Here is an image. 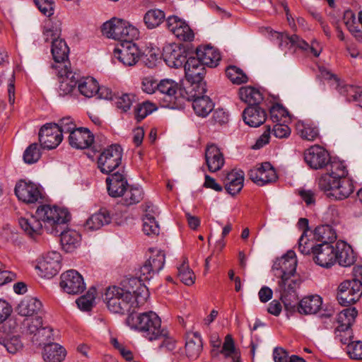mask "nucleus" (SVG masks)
<instances>
[{
	"mask_svg": "<svg viewBox=\"0 0 362 362\" xmlns=\"http://www.w3.org/2000/svg\"><path fill=\"white\" fill-rule=\"evenodd\" d=\"M94 141L93 134L85 127L77 128L69 136V143L73 148L84 149L89 148Z\"/></svg>",
	"mask_w": 362,
	"mask_h": 362,
	"instance_id": "24",
	"label": "nucleus"
},
{
	"mask_svg": "<svg viewBox=\"0 0 362 362\" xmlns=\"http://www.w3.org/2000/svg\"><path fill=\"white\" fill-rule=\"evenodd\" d=\"M122 148L118 144H112L105 148L98 159V168L103 173L110 174L121 164Z\"/></svg>",
	"mask_w": 362,
	"mask_h": 362,
	"instance_id": "9",
	"label": "nucleus"
},
{
	"mask_svg": "<svg viewBox=\"0 0 362 362\" xmlns=\"http://www.w3.org/2000/svg\"><path fill=\"white\" fill-rule=\"evenodd\" d=\"M322 304V298L318 295L304 297L299 302L297 301L296 311L303 315L315 314L320 309Z\"/></svg>",
	"mask_w": 362,
	"mask_h": 362,
	"instance_id": "29",
	"label": "nucleus"
},
{
	"mask_svg": "<svg viewBox=\"0 0 362 362\" xmlns=\"http://www.w3.org/2000/svg\"><path fill=\"white\" fill-rule=\"evenodd\" d=\"M277 277L280 278L278 282L281 293L280 300L284 303L285 310L292 314L296 312L298 300L297 289L300 288L302 279L296 272Z\"/></svg>",
	"mask_w": 362,
	"mask_h": 362,
	"instance_id": "3",
	"label": "nucleus"
},
{
	"mask_svg": "<svg viewBox=\"0 0 362 362\" xmlns=\"http://www.w3.org/2000/svg\"><path fill=\"white\" fill-rule=\"evenodd\" d=\"M112 217L106 209H101L98 213L93 214L86 223V227L91 230H98L102 226L111 222Z\"/></svg>",
	"mask_w": 362,
	"mask_h": 362,
	"instance_id": "37",
	"label": "nucleus"
},
{
	"mask_svg": "<svg viewBox=\"0 0 362 362\" xmlns=\"http://www.w3.org/2000/svg\"><path fill=\"white\" fill-rule=\"evenodd\" d=\"M28 332L29 334H34L35 335H44V332H48V335L46 336L47 339H49L52 335V329L49 327L42 326V319L41 317H37L32 319L31 322L27 325Z\"/></svg>",
	"mask_w": 362,
	"mask_h": 362,
	"instance_id": "47",
	"label": "nucleus"
},
{
	"mask_svg": "<svg viewBox=\"0 0 362 362\" xmlns=\"http://www.w3.org/2000/svg\"><path fill=\"white\" fill-rule=\"evenodd\" d=\"M163 57L168 66L180 68L187 62V52L179 45H168L163 47Z\"/></svg>",
	"mask_w": 362,
	"mask_h": 362,
	"instance_id": "20",
	"label": "nucleus"
},
{
	"mask_svg": "<svg viewBox=\"0 0 362 362\" xmlns=\"http://www.w3.org/2000/svg\"><path fill=\"white\" fill-rule=\"evenodd\" d=\"M250 179L259 186L275 182L277 175L274 168L269 163H264L259 167L250 169L248 171Z\"/></svg>",
	"mask_w": 362,
	"mask_h": 362,
	"instance_id": "19",
	"label": "nucleus"
},
{
	"mask_svg": "<svg viewBox=\"0 0 362 362\" xmlns=\"http://www.w3.org/2000/svg\"><path fill=\"white\" fill-rule=\"evenodd\" d=\"M103 35L121 42L134 41L139 37V30L129 22L120 18H112L103 23Z\"/></svg>",
	"mask_w": 362,
	"mask_h": 362,
	"instance_id": "6",
	"label": "nucleus"
},
{
	"mask_svg": "<svg viewBox=\"0 0 362 362\" xmlns=\"http://www.w3.org/2000/svg\"><path fill=\"white\" fill-rule=\"evenodd\" d=\"M177 277L187 286H192L194 284V273L189 268L188 259L185 257H182V263L177 266Z\"/></svg>",
	"mask_w": 362,
	"mask_h": 362,
	"instance_id": "43",
	"label": "nucleus"
},
{
	"mask_svg": "<svg viewBox=\"0 0 362 362\" xmlns=\"http://www.w3.org/2000/svg\"><path fill=\"white\" fill-rule=\"evenodd\" d=\"M114 56L124 66L135 65L141 56V52L134 41L120 42L114 50Z\"/></svg>",
	"mask_w": 362,
	"mask_h": 362,
	"instance_id": "14",
	"label": "nucleus"
},
{
	"mask_svg": "<svg viewBox=\"0 0 362 362\" xmlns=\"http://www.w3.org/2000/svg\"><path fill=\"white\" fill-rule=\"evenodd\" d=\"M1 344L11 354H15L23 349V343L18 336L4 338Z\"/></svg>",
	"mask_w": 362,
	"mask_h": 362,
	"instance_id": "55",
	"label": "nucleus"
},
{
	"mask_svg": "<svg viewBox=\"0 0 362 362\" xmlns=\"http://www.w3.org/2000/svg\"><path fill=\"white\" fill-rule=\"evenodd\" d=\"M62 255L57 250H48L38 259L35 269L47 278L54 276L62 267Z\"/></svg>",
	"mask_w": 362,
	"mask_h": 362,
	"instance_id": "11",
	"label": "nucleus"
},
{
	"mask_svg": "<svg viewBox=\"0 0 362 362\" xmlns=\"http://www.w3.org/2000/svg\"><path fill=\"white\" fill-rule=\"evenodd\" d=\"M52 68L57 70L58 77L62 79L59 81V94L64 96L71 93L78 84L75 74L66 65H52Z\"/></svg>",
	"mask_w": 362,
	"mask_h": 362,
	"instance_id": "18",
	"label": "nucleus"
},
{
	"mask_svg": "<svg viewBox=\"0 0 362 362\" xmlns=\"http://www.w3.org/2000/svg\"><path fill=\"white\" fill-rule=\"evenodd\" d=\"M60 287L69 294L81 293L86 289L83 276L76 270H69L61 275Z\"/></svg>",
	"mask_w": 362,
	"mask_h": 362,
	"instance_id": "16",
	"label": "nucleus"
},
{
	"mask_svg": "<svg viewBox=\"0 0 362 362\" xmlns=\"http://www.w3.org/2000/svg\"><path fill=\"white\" fill-rule=\"evenodd\" d=\"M63 136L56 123H47L39 132V141L43 148L53 149L62 141Z\"/></svg>",
	"mask_w": 362,
	"mask_h": 362,
	"instance_id": "15",
	"label": "nucleus"
},
{
	"mask_svg": "<svg viewBox=\"0 0 362 362\" xmlns=\"http://www.w3.org/2000/svg\"><path fill=\"white\" fill-rule=\"evenodd\" d=\"M273 36L279 40V46L282 49L290 44L291 46L296 47L303 51H308L309 44L300 38L298 35L289 36L286 34L274 32Z\"/></svg>",
	"mask_w": 362,
	"mask_h": 362,
	"instance_id": "36",
	"label": "nucleus"
},
{
	"mask_svg": "<svg viewBox=\"0 0 362 362\" xmlns=\"http://www.w3.org/2000/svg\"><path fill=\"white\" fill-rule=\"evenodd\" d=\"M226 74L233 83L238 85L247 83L248 81V78L243 71L235 66L227 67Z\"/></svg>",
	"mask_w": 362,
	"mask_h": 362,
	"instance_id": "50",
	"label": "nucleus"
},
{
	"mask_svg": "<svg viewBox=\"0 0 362 362\" xmlns=\"http://www.w3.org/2000/svg\"><path fill=\"white\" fill-rule=\"evenodd\" d=\"M95 288L92 287L88 291L86 295L78 298L76 300L78 308L83 311L90 310L95 300Z\"/></svg>",
	"mask_w": 362,
	"mask_h": 362,
	"instance_id": "51",
	"label": "nucleus"
},
{
	"mask_svg": "<svg viewBox=\"0 0 362 362\" xmlns=\"http://www.w3.org/2000/svg\"><path fill=\"white\" fill-rule=\"evenodd\" d=\"M150 252L147 261L154 269V272L158 273L164 267L165 255L163 250H150Z\"/></svg>",
	"mask_w": 362,
	"mask_h": 362,
	"instance_id": "52",
	"label": "nucleus"
},
{
	"mask_svg": "<svg viewBox=\"0 0 362 362\" xmlns=\"http://www.w3.org/2000/svg\"><path fill=\"white\" fill-rule=\"evenodd\" d=\"M51 52L54 62L62 64L68 59L69 48L63 39H59L52 42Z\"/></svg>",
	"mask_w": 362,
	"mask_h": 362,
	"instance_id": "42",
	"label": "nucleus"
},
{
	"mask_svg": "<svg viewBox=\"0 0 362 362\" xmlns=\"http://www.w3.org/2000/svg\"><path fill=\"white\" fill-rule=\"evenodd\" d=\"M318 187L327 197L336 200H343L354 192V185L350 180H338L329 174H323L318 180Z\"/></svg>",
	"mask_w": 362,
	"mask_h": 362,
	"instance_id": "5",
	"label": "nucleus"
},
{
	"mask_svg": "<svg viewBox=\"0 0 362 362\" xmlns=\"http://www.w3.org/2000/svg\"><path fill=\"white\" fill-rule=\"evenodd\" d=\"M243 118L246 124L252 127H257L265 122L267 112L259 105H251L244 110Z\"/></svg>",
	"mask_w": 362,
	"mask_h": 362,
	"instance_id": "28",
	"label": "nucleus"
},
{
	"mask_svg": "<svg viewBox=\"0 0 362 362\" xmlns=\"http://www.w3.org/2000/svg\"><path fill=\"white\" fill-rule=\"evenodd\" d=\"M61 32L62 30L58 24L50 21L46 23L42 31L45 42H48L51 41L52 42L54 40H59Z\"/></svg>",
	"mask_w": 362,
	"mask_h": 362,
	"instance_id": "49",
	"label": "nucleus"
},
{
	"mask_svg": "<svg viewBox=\"0 0 362 362\" xmlns=\"http://www.w3.org/2000/svg\"><path fill=\"white\" fill-rule=\"evenodd\" d=\"M175 83L177 85L175 93L172 94V98H168V102L175 107H182L185 101H193L206 91L205 82L186 78V81L181 84L175 81Z\"/></svg>",
	"mask_w": 362,
	"mask_h": 362,
	"instance_id": "4",
	"label": "nucleus"
},
{
	"mask_svg": "<svg viewBox=\"0 0 362 362\" xmlns=\"http://www.w3.org/2000/svg\"><path fill=\"white\" fill-rule=\"evenodd\" d=\"M362 295V283L356 279L341 283L338 288L337 300L340 305L349 306L356 303Z\"/></svg>",
	"mask_w": 362,
	"mask_h": 362,
	"instance_id": "8",
	"label": "nucleus"
},
{
	"mask_svg": "<svg viewBox=\"0 0 362 362\" xmlns=\"http://www.w3.org/2000/svg\"><path fill=\"white\" fill-rule=\"evenodd\" d=\"M18 223L24 232L32 238L41 235L43 230L42 224L35 214L28 218L21 217Z\"/></svg>",
	"mask_w": 362,
	"mask_h": 362,
	"instance_id": "34",
	"label": "nucleus"
},
{
	"mask_svg": "<svg viewBox=\"0 0 362 362\" xmlns=\"http://www.w3.org/2000/svg\"><path fill=\"white\" fill-rule=\"evenodd\" d=\"M192 102V107L195 113L199 117H206L214 107V103L211 98L206 95H201Z\"/></svg>",
	"mask_w": 362,
	"mask_h": 362,
	"instance_id": "39",
	"label": "nucleus"
},
{
	"mask_svg": "<svg viewBox=\"0 0 362 362\" xmlns=\"http://www.w3.org/2000/svg\"><path fill=\"white\" fill-rule=\"evenodd\" d=\"M57 125L58 126L62 134L63 133H69L70 135L71 132L75 131L77 129L74 119L70 117L62 118Z\"/></svg>",
	"mask_w": 362,
	"mask_h": 362,
	"instance_id": "64",
	"label": "nucleus"
},
{
	"mask_svg": "<svg viewBox=\"0 0 362 362\" xmlns=\"http://www.w3.org/2000/svg\"><path fill=\"white\" fill-rule=\"evenodd\" d=\"M329 164V169L328 170L327 174L336 177L338 180H346L345 177L348 174L346 166L341 161L331 160L328 163Z\"/></svg>",
	"mask_w": 362,
	"mask_h": 362,
	"instance_id": "54",
	"label": "nucleus"
},
{
	"mask_svg": "<svg viewBox=\"0 0 362 362\" xmlns=\"http://www.w3.org/2000/svg\"><path fill=\"white\" fill-rule=\"evenodd\" d=\"M120 289L123 291L124 295L129 293L132 297V300H134L136 304L139 300H144L148 296L147 288L141 283L136 278H129L124 279Z\"/></svg>",
	"mask_w": 362,
	"mask_h": 362,
	"instance_id": "21",
	"label": "nucleus"
},
{
	"mask_svg": "<svg viewBox=\"0 0 362 362\" xmlns=\"http://www.w3.org/2000/svg\"><path fill=\"white\" fill-rule=\"evenodd\" d=\"M298 227L303 230V233L298 240V247H305L308 245L309 238H308V232H310L308 220L305 218H300L298 221Z\"/></svg>",
	"mask_w": 362,
	"mask_h": 362,
	"instance_id": "60",
	"label": "nucleus"
},
{
	"mask_svg": "<svg viewBox=\"0 0 362 362\" xmlns=\"http://www.w3.org/2000/svg\"><path fill=\"white\" fill-rule=\"evenodd\" d=\"M177 38L181 40L190 42L194 37V33L189 26L185 23L183 25L180 26L173 33Z\"/></svg>",
	"mask_w": 362,
	"mask_h": 362,
	"instance_id": "61",
	"label": "nucleus"
},
{
	"mask_svg": "<svg viewBox=\"0 0 362 362\" xmlns=\"http://www.w3.org/2000/svg\"><path fill=\"white\" fill-rule=\"evenodd\" d=\"M60 233V243L62 249H74L80 245L81 235L76 230H66Z\"/></svg>",
	"mask_w": 362,
	"mask_h": 362,
	"instance_id": "41",
	"label": "nucleus"
},
{
	"mask_svg": "<svg viewBox=\"0 0 362 362\" xmlns=\"http://www.w3.org/2000/svg\"><path fill=\"white\" fill-rule=\"evenodd\" d=\"M356 258L355 250H335L334 262L337 261L341 266L350 267L355 263Z\"/></svg>",
	"mask_w": 362,
	"mask_h": 362,
	"instance_id": "48",
	"label": "nucleus"
},
{
	"mask_svg": "<svg viewBox=\"0 0 362 362\" xmlns=\"http://www.w3.org/2000/svg\"><path fill=\"white\" fill-rule=\"evenodd\" d=\"M64 348L57 343H47L45 345L42 357L45 362H61L66 356Z\"/></svg>",
	"mask_w": 362,
	"mask_h": 362,
	"instance_id": "35",
	"label": "nucleus"
},
{
	"mask_svg": "<svg viewBox=\"0 0 362 362\" xmlns=\"http://www.w3.org/2000/svg\"><path fill=\"white\" fill-rule=\"evenodd\" d=\"M143 221V230L146 235H158L159 233V226L153 214L145 215Z\"/></svg>",
	"mask_w": 362,
	"mask_h": 362,
	"instance_id": "56",
	"label": "nucleus"
},
{
	"mask_svg": "<svg viewBox=\"0 0 362 362\" xmlns=\"http://www.w3.org/2000/svg\"><path fill=\"white\" fill-rule=\"evenodd\" d=\"M205 66L197 57H189L184 66L186 78L204 82Z\"/></svg>",
	"mask_w": 362,
	"mask_h": 362,
	"instance_id": "26",
	"label": "nucleus"
},
{
	"mask_svg": "<svg viewBox=\"0 0 362 362\" xmlns=\"http://www.w3.org/2000/svg\"><path fill=\"white\" fill-rule=\"evenodd\" d=\"M177 85L175 81L170 79H163L159 83L152 78L146 77L142 80L141 89L148 94H152L156 91L164 95L163 99L168 101V98H172L173 93H175V90Z\"/></svg>",
	"mask_w": 362,
	"mask_h": 362,
	"instance_id": "13",
	"label": "nucleus"
},
{
	"mask_svg": "<svg viewBox=\"0 0 362 362\" xmlns=\"http://www.w3.org/2000/svg\"><path fill=\"white\" fill-rule=\"evenodd\" d=\"M104 300L108 309L114 313L122 315H129L134 311L137 305L129 293L124 295L120 287L112 286L106 289Z\"/></svg>",
	"mask_w": 362,
	"mask_h": 362,
	"instance_id": "7",
	"label": "nucleus"
},
{
	"mask_svg": "<svg viewBox=\"0 0 362 362\" xmlns=\"http://www.w3.org/2000/svg\"><path fill=\"white\" fill-rule=\"evenodd\" d=\"M297 130L300 137L308 141H314L319 135L318 129L313 124H299Z\"/></svg>",
	"mask_w": 362,
	"mask_h": 362,
	"instance_id": "53",
	"label": "nucleus"
},
{
	"mask_svg": "<svg viewBox=\"0 0 362 362\" xmlns=\"http://www.w3.org/2000/svg\"><path fill=\"white\" fill-rule=\"evenodd\" d=\"M42 303L36 298L26 296L16 308L17 313L21 316L37 315L42 309Z\"/></svg>",
	"mask_w": 362,
	"mask_h": 362,
	"instance_id": "33",
	"label": "nucleus"
},
{
	"mask_svg": "<svg viewBox=\"0 0 362 362\" xmlns=\"http://www.w3.org/2000/svg\"><path fill=\"white\" fill-rule=\"evenodd\" d=\"M126 322L132 329L144 333L149 341L158 339L160 337L167 334V330L161 329L160 317L152 311L142 313L132 311L127 316Z\"/></svg>",
	"mask_w": 362,
	"mask_h": 362,
	"instance_id": "1",
	"label": "nucleus"
},
{
	"mask_svg": "<svg viewBox=\"0 0 362 362\" xmlns=\"http://www.w3.org/2000/svg\"><path fill=\"white\" fill-rule=\"evenodd\" d=\"M270 119L273 122L279 123L283 118H286L289 116L288 111L283 107L281 105L278 103L272 105L270 108Z\"/></svg>",
	"mask_w": 362,
	"mask_h": 362,
	"instance_id": "59",
	"label": "nucleus"
},
{
	"mask_svg": "<svg viewBox=\"0 0 362 362\" xmlns=\"http://www.w3.org/2000/svg\"><path fill=\"white\" fill-rule=\"evenodd\" d=\"M37 7L45 16L48 17L54 13V2L53 0H34Z\"/></svg>",
	"mask_w": 362,
	"mask_h": 362,
	"instance_id": "63",
	"label": "nucleus"
},
{
	"mask_svg": "<svg viewBox=\"0 0 362 362\" xmlns=\"http://www.w3.org/2000/svg\"><path fill=\"white\" fill-rule=\"evenodd\" d=\"M165 18V13L160 9H151L144 17L145 25L148 29L158 27Z\"/></svg>",
	"mask_w": 362,
	"mask_h": 362,
	"instance_id": "46",
	"label": "nucleus"
},
{
	"mask_svg": "<svg viewBox=\"0 0 362 362\" xmlns=\"http://www.w3.org/2000/svg\"><path fill=\"white\" fill-rule=\"evenodd\" d=\"M41 156L39 146L37 144L34 143L30 144L24 151L23 160L28 164H33L36 163Z\"/></svg>",
	"mask_w": 362,
	"mask_h": 362,
	"instance_id": "58",
	"label": "nucleus"
},
{
	"mask_svg": "<svg viewBox=\"0 0 362 362\" xmlns=\"http://www.w3.org/2000/svg\"><path fill=\"white\" fill-rule=\"evenodd\" d=\"M239 97L249 106L259 105L263 100L262 93L258 89L251 86L241 87L239 90Z\"/></svg>",
	"mask_w": 362,
	"mask_h": 362,
	"instance_id": "38",
	"label": "nucleus"
},
{
	"mask_svg": "<svg viewBox=\"0 0 362 362\" xmlns=\"http://www.w3.org/2000/svg\"><path fill=\"white\" fill-rule=\"evenodd\" d=\"M205 159L209 170L212 173L221 170L225 162L223 153L214 144L207 146Z\"/></svg>",
	"mask_w": 362,
	"mask_h": 362,
	"instance_id": "30",
	"label": "nucleus"
},
{
	"mask_svg": "<svg viewBox=\"0 0 362 362\" xmlns=\"http://www.w3.org/2000/svg\"><path fill=\"white\" fill-rule=\"evenodd\" d=\"M203 350V342L199 332L187 333L185 335V352L186 356L192 361L196 360Z\"/></svg>",
	"mask_w": 362,
	"mask_h": 362,
	"instance_id": "25",
	"label": "nucleus"
},
{
	"mask_svg": "<svg viewBox=\"0 0 362 362\" xmlns=\"http://www.w3.org/2000/svg\"><path fill=\"white\" fill-rule=\"evenodd\" d=\"M349 357L354 360H362V341H356L346 346Z\"/></svg>",
	"mask_w": 362,
	"mask_h": 362,
	"instance_id": "62",
	"label": "nucleus"
},
{
	"mask_svg": "<svg viewBox=\"0 0 362 362\" xmlns=\"http://www.w3.org/2000/svg\"><path fill=\"white\" fill-rule=\"evenodd\" d=\"M197 57L210 68L216 67L221 60L219 52L209 45L199 46L196 49Z\"/></svg>",
	"mask_w": 362,
	"mask_h": 362,
	"instance_id": "31",
	"label": "nucleus"
},
{
	"mask_svg": "<svg viewBox=\"0 0 362 362\" xmlns=\"http://www.w3.org/2000/svg\"><path fill=\"white\" fill-rule=\"evenodd\" d=\"M14 191L18 199L25 203H35L42 199L40 187L30 180H19Z\"/></svg>",
	"mask_w": 362,
	"mask_h": 362,
	"instance_id": "12",
	"label": "nucleus"
},
{
	"mask_svg": "<svg viewBox=\"0 0 362 362\" xmlns=\"http://www.w3.org/2000/svg\"><path fill=\"white\" fill-rule=\"evenodd\" d=\"M154 110H156L154 105L150 102L139 103L134 109L135 118L137 122H141Z\"/></svg>",
	"mask_w": 362,
	"mask_h": 362,
	"instance_id": "57",
	"label": "nucleus"
},
{
	"mask_svg": "<svg viewBox=\"0 0 362 362\" xmlns=\"http://www.w3.org/2000/svg\"><path fill=\"white\" fill-rule=\"evenodd\" d=\"M122 204L131 206L140 202L144 198V191L139 186H128L122 194Z\"/></svg>",
	"mask_w": 362,
	"mask_h": 362,
	"instance_id": "40",
	"label": "nucleus"
},
{
	"mask_svg": "<svg viewBox=\"0 0 362 362\" xmlns=\"http://www.w3.org/2000/svg\"><path fill=\"white\" fill-rule=\"evenodd\" d=\"M107 189L110 196L122 197L129 185L124 175L119 172L112 174L106 179Z\"/></svg>",
	"mask_w": 362,
	"mask_h": 362,
	"instance_id": "27",
	"label": "nucleus"
},
{
	"mask_svg": "<svg viewBox=\"0 0 362 362\" xmlns=\"http://www.w3.org/2000/svg\"><path fill=\"white\" fill-rule=\"evenodd\" d=\"M244 172L232 170L227 174L225 180V189L233 196L238 194L243 187Z\"/></svg>",
	"mask_w": 362,
	"mask_h": 362,
	"instance_id": "32",
	"label": "nucleus"
},
{
	"mask_svg": "<svg viewBox=\"0 0 362 362\" xmlns=\"http://www.w3.org/2000/svg\"><path fill=\"white\" fill-rule=\"evenodd\" d=\"M304 159L310 168L317 170L327 166L330 161V156L325 148L315 145L305 151Z\"/></svg>",
	"mask_w": 362,
	"mask_h": 362,
	"instance_id": "17",
	"label": "nucleus"
},
{
	"mask_svg": "<svg viewBox=\"0 0 362 362\" xmlns=\"http://www.w3.org/2000/svg\"><path fill=\"white\" fill-rule=\"evenodd\" d=\"M314 262L325 268L334 264L335 250H312Z\"/></svg>",
	"mask_w": 362,
	"mask_h": 362,
	"instance_id": "44",
	"label": "nucleus"
},
{
	"mask_svg": "<svg viewBox=\"0 0 362 362\" xmlns=\"http://www.w3.org/2000/svg\"><path fill=\"white\" fill-rule=\"evenodd\" d=\"M78 88L81 95L91 98L98 90V83L93 77H86L78 82Z\"/></svg>",
	"mask_w": 362,
	"mask_h": 362,
	"instance_id": "45",
	"label": "nucleus"
},
{
	"mask_svg": "<svg viewBox=\"0 0 362 362\" xmlns=\"http://www.w3.org/2000/svg\"><path fill=\"white\" fill-rule=\"evenodd\" d=\"M36 217L44 223L45 229L51 234L57 235L63 226L69 221L70 215L65 209L56 206L42 205L35 211Z\"/></svg>",
	"mask_w": 362,
	"mask_h": 362,
	"instance_id": "2",
	"label": "nucleus"
},
{
	"mask_svg": "<svg viewBox=\"0 0 362 362\" xmlns=\"http://www.w3.org/2000/svg\"><path fill=\"white\" fill-rule=\"evenodd\" d=\"M297 258L294 250H287L281 257L276 258L272 269L276 271V276L296 272Z\"/></svg>",
	"mask_w": 362,
	"mask_h": 362,
	"instance_id": "23",
	"label": "nucleus"
},
{
	"mask_svg": "<svg viewBox=\"0 0 362 362\" xmlns=\"http://www.w3.org/2000/svg\"><path fill=\"white\" fill-rule=\"evenodd\" d=\"M321 74L327 79H333L334 84L336 85L335 88L338 89L340 94L346 95L348 100L358 102L359 105L362 107V87H356L351 85L341 86L339 83V79L329 71L324 70L321 71Z\"/></svg>",
	"mask_w": 362,
	"mask_h": 362,
	"instance_id": "22",
	"label": "nucleus"
},
{
	"mask_svg": "<svg viewBox=\"0 0 362 362\" xmlns=\"http://www.w3.org/2000/svg\"><path fill=\"white\" fill-rule=\"evenodd\" d=\"M313 238L308 240L304 249H320L327 245V249H334L332 245L337 240V233L329 225L317 226L313 232Z\"/></svg>",
	"mask_w": 362,
	"mask_h": 362,
	"instance_id": "10",
	"label": "nucleus"
}]
</instances>
